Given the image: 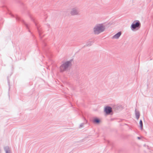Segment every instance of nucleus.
I'll use <instances>...</instances> for the list:
<instances>
[{
    "label": "nucleus",
    "mask_w": 153,
    "mask_h": 153,
    "mask_svg": "<svg viewBox=\"0 0 153 153\" xmlns=\"http://www.w3.org/2000/svg\"><path fill=\"white\" fill-rule=\"evenodd\" d=\"M4 149L6 153H10V150L9 146H6L4 147Z\"/></svg>",
    "instance_id": "nucleus-12"
},
{
    "label": "nucleus",
    "mask_w": 153,
    "mask_h": 153,
    "mask_svg": "<svg viewBox=\"0 0 153 153\" xmlns=\"http://www.w3.org/2000/svg\"><path fill=\"white\" fill-rule=\"evenodd\" d=\"M122 33L121 31L119 32L112 37L113 39H118L121 35Z\"/></svg>",
    "instance_id": "nucleus-9"
},
{
    "label": "nucleus",
    "mask_w": 153,
    "mask_h": 153,
    "mask_svg": "<svg viewBox=\"0 0 153 153\" xmlns=\"http://www.w3.org/2000/svg\"><path fill=\"white\" fill-rule=\"evenodd\" d=\"M112 108L109 106L106 107L104 109V111L106 114H109L111 112Z\"/></svg>",
    "instance_id": "nucleus-8"
},
{
    "label": "nucleus",
    "mask_w": 153,
    "mask_h": 153,
    "mask_svg": "<svg viewBox=\"0 0 153 153\" xmlns=\"http://www.w3.org/2000/svg\"><path fill=\"white\" fill-rule=\"evenodd\" d=\"M79 12V10L77 8H73L71 11V14L72 16L77 15Z\"/></svg>",
    "instance_id": "nucleus-7"
},
{
    "label": "nucleus",
    "mask_w": 153,
    "mask_h": 153,
    "mask_svg": "<svg viewBox=\"0 0 153 153\" xmlns=\"http://www.w3.org/2000/svg\"><path fill=\"white\" fill-rule=\"evenodd\" d=\"M139 124L140 125V127L141 130H142L143 129V123L142 120H140V121Z\"/></svg>",
    "instance_id": "nucleus-14"
},
{
    "label": "nucleus",
    "mask_w": 153,
    "mask_h": 153,
    "mask_svg": "<svg viewBox=\"0 0 153 153\" xmlns=\"http://www.w3.org/2000/svg\"><path fill=\"white\" fill-rule=\"evenodd\" d=\"M30 17L31 18V20L33 22L35 25L36 27L40 37L41 38H42L43 36H42V34L43 33V32L41 28L40 27L39 25H38V23L35 21L34 19L31 16H30Z\"/></svg>",
    "instance_id": "nucleus-4"
},
{
    "label": "nucleus",
    "mask_w": 153,
    "mask_h": 153,
    "mask_svg": "<svg viewBox=\"0 0 153 153\" xmlns=\"http://www.w3.org/2000/svg\"><path fill=\"white\" fill-rule=\"evenodd\" d=\"M140 27V23L138 20L134 22L131 26V29L132 30H138Z\"/></svg>",
    "instance_id": "nucleus-3"
},
{
    "label": "nucleus",
    "mask_w": 153,
    "mask_h": 153,
    "mask_svg": "<svg viewBox=\"0 0 153 153\" xmlns=\"http://www.w3.org/2000/svg\"><path fill=\"white\" fill-rule=\"evenodd\" d=\"M10 15H11V16L13 17H15L16 20L18 22H21L23 24H24L25 26L26 27L27 29H29V25L27 24L22 19H21L20 17H19V16H18L17 15H14L12 14L11 13H10Z\"/></svg>",
    "instance_id": "nucleus-5"
},
{
    "label": "nucleus",
    "mask_w": 153,
    "mask_h": 153,
    "mask_svg": "<svg viewBox=\"0 0 153 153\" xmlns=\"http://www.w3.org/2000/svg\"><path fill=\"white\" fill-rule=\"evenodd\" d=\"M93 43V42H92L89 41L87 42L86 45H85V46H90L92 45V43Z\"/></svg>",
    "instance_id": "nucleus-13"
},
{
    "label": "nucleus",
    "mask_w": 153,
    "mask_h": 153,
    "mask_svg": "<svg viewBox=\"0 0 153 153\" xmlns=\"http://www.w3.org/2000/svg\"><path fill=\"white\" fill-rule=\"evenodd\" d=\"M100 119L97 117L94 118L93 120V122L95 124H98L100 122Z\"/></svg>",
    "instance_id": "nucleus-10"
},
{
    "label": "nucleus",
    "mask_w": 153,
    "mask_h": 153,
    "mask_svg": "<svg viewBox=\"0 0 153 153\" xmlns=\"http://www.w3.org/2000/svg\"><path fill=\"white\" fill-rule=\"evenodd\" d=\"M42 45L43 46V50L44 53L48 57H50L51 56V54L50 52L48 50V48L47 47H45L46 46V43L44 42H43Z\"/></svg>",
    "instance_id": "nucleus-6"
},
{
    "label": "nucleus",
    "mask_w": 153,
    "mask_h": 153,
    "mask_svg": "<svg viewBox=\"0 0 153 153\" xmlns=\"http://www.w3.org/2000/svg\"><path fill=\"white\" fill-rule=\"evenodd\" d=\"M137 138L139 140H140L141 139V138L140 137H137Z\"/></svg>",
    "instance_id": "nucleus-17"
},
{
    "label": "nucleus",
    "mask_w": 153,
    "mask_h": 153,
    "mask_svg": "<svg viewBox=\"0 0 153 153\" xmlns=\"http://www.w3.org/2000/svg\"><path fill=\"white\" fill-rule=\"evenodd\" d=\"M72 59L67 61L62 64L60 67L61 72H62L66 71L68 67L71 65Z\"/></svg>",
    "instance_id": "nucleus-2"
},
{
    "label": "nucleus",
    "mask_w": 153,
    "mask_h": 153,
    "mask_svg": "<svg viewBox=\"0 0 153 153\" xmlns=\"http://www.w3.org/2000/svg\"><path fill=\"white\" fill-rule=\"evenodd\" d=\"M135 112L136 118L138 120L140 117V113L139 111L137 110L136 109H135Z\"/></svg>",
    "instance_id": "nucleus-11"
},
{
    "label": "nucleus",
    "mask_w": 153,
    "mask_h": 153,
    "mask_svg": "<svg viewBox=\"0 0 153 153\" xmlns=\"http://www.w3.org/2000/svg\"><path fill=\"white\" fill-rule=\"evenodd\" d=\"M28 31H29L30 32V31L29 30H28Z\"/></svg>",
    "instance_id": "nucleus-18"
},
{
    "label": "nucleus",
    "mask_w": 153,
    "mask_h": 153,
    "mask_svg": "<svg viewBox=\"0 0 153 153\" xmlns=\"http://www.w3.org/2000/svg\"><path fill=\"white\" fill-rule=\"evenodd\" d=\"M105 27L102 24H99L94 28V31L95 34H98L104 31Z\"/></svg>",
    "instance_id": "nucleus-1"
},
{
    "label": "nucleus",
    "mask_w": 153,
    "mask_h": 153,
    "mask_svg": "<svg viewBox=\"0 0 153 153\" xmlns=\"http://www.w3.org/2000/svg\"><path fill=\"white\" fill-rule=\"evenodd\" d=\"M8 83L9 86V89L10 88V83L9 80H8Z\"/></svg>",
    "instance_id": "nucleus-16"
},
{
    "label": "nucleus",
    "mask_w": 153,
    "mask_h": 153,
    "mask_svg": "<svg viewBox=\"0 0 153 153\" xmlns=\"http://www.w3.org/2000/svg\"><path fill=\"white\" fill-rule=\"evenodd\" d=\"M84 123H81L80 124V126H79V127L80 128H81V127H82V126H83L84 125Z\"/></svg>",
    "instance_id": "nucleus-15"
}]
</instances>
